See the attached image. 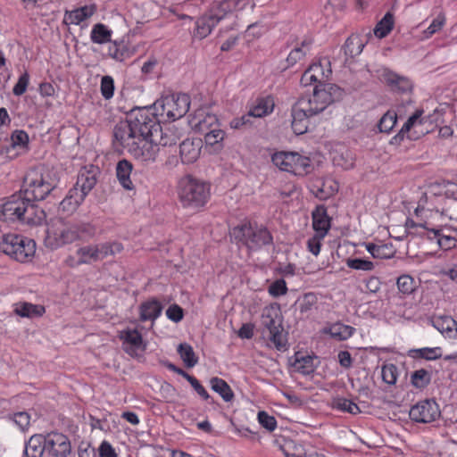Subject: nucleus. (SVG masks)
Here are the masks:
<instances>
[{"label": "nucleus", "mask_w": 457, "mask_h": 457, "mask_svg": "<svg viewBox=\"0 0 457 457\" xmlns=\"http://www.w3.org/2000/svg\"><path fill=\"white\" fill-rule=\"evenodd\" d=\"M444 197L457 200L456 183L445 181L429 185L415 210L419 221L410 220L408 224L412 228L420 227L432 231L438 245L442 249L448 250L455 246L456 239L452 236L444 235L438 228L445 220V212H440L438 206Z\"/></svg>", "instance_id": "obj_1"}, {"label": "nucleus", "mask_w": 457, "mask_h": 457, "mask_svg": "<svg viewBox=\"0 0 457 457\" xmlns=\"http://www.w3.org/2000/svg\"><path fill=\"white\" fill-rule=\"evenodd\" d=\"M55 187V181L50 172L44 168L30 169L23 182V189L20 192L29 201H41Z\"/></svg>", "instance_id": "obj_2"}, {"label": "nucleus", "mask_w": 457, "mask_h": 457, "mask_svg": "<svg viewBox=\"0 0 457 457\" xmlns=\"http://www.w3.org/2000/svg\"><path fill=\"white\" fill-rule=\"evenodd\" d=\"M272 164L279 170L296 177H304L313 170L309 156L295 151H278L271 154Z\"/></svg>", "instance_id": "obj_3"}, {"label": "nucleus", "mask_w": 457, "mask_h": 457, "mask_svg": "<svg viewBox=\"0 0 457 457\" xmlns=\"http://www.w3.org/2000/svg\"><path fill=\"white\" fill-rule=\"evenodd\" d=\"M283 317L278 304L265 306L261 314V324L269 333V339L278 351L287 350V338L282 325Z\"/></svg>", "instance_id": "obj_4"}, {"label": "nucleus", "mask_w": 457, "mask_h": 457, "mask_svg": "<svg viewBox=\"0 0 457 457\" xmlns=\"http://www.w3.org/2000/svg\"><path fill=\"white\" fill-rule=\"evenodd\" d=\"M423 110H417L403 124L400 132L395 135L391 143H399L405 137L415 140L420 137L428 134L435 123L438 120L439 113L436 110L432 115L422 116Z\"/></svg>", "instance_id": "obj_5"}, {"label": "nucleus", "mask_w": 457, "mask_h": 457, "mask_svg": "<svg viewBox=\"0 0 457 457\" xmlns=\"http://www.w3.org/2000/svg\"><path fill=\"white\" fill-rule=\"evenodd\" d=\"M0 250L17 262H27L36 253V243L21 235L7 234L0 238Z\"/></svg>", "instance_id": "obj_6"}, {"label": "nucleus", "mask_w": 457, "mask_h": 457, "mask_svg": "<svg viewBox=\"0 0 457 457\" xmlns=\"http://www.w3.org/2000/svg\"><path fill=\"white\" fill-rule=\"evenodd\" d=\"M189 106V96L187 94L165 95L153 104L157 116L171 121L183 117L188 112Z\"/></svg>", "instance_id": "obj_7"}, {"label": "nucleus", "mask_w": 457, "mask_h": 457, "mask_svg": "<svg viewBox=\"0 0 457 457\" xmlns=\"http://www.w3.org/2000/svg\"><path fill=\"white\" fill-rule=\"evenodd\" d=\"M127 120L137 139L149 138L153 136L154 130L159 129V120L153 105L131 110Z\"/></svg>", "instance_id": "obj_8"}, {"label": "nucleus", "mask_w": 457, "mask_h": 457, "mask_svg": "<svg viewBox=\"0 0 457 457\" xmlns=\"http://www.w3.org/2000/svg\"><path fill=\"white\" fill-rule=\"evenodd\" d=\"M77 240V234L71 223L62 219L51 220L46 228L45 245L50 249H57Z\"/></svg>", "instance_id": "obj_9"}, {"label": "nucleus", "mask_w": 457, "mask_h": 457, "mask_svg": "<svg viewBox=\"0 0 457 457\" xmlns=\"http://www.w3.org/2000/svg\"><path fill=\"white\" fill-rule=\"evenodd\" d=\"M231 236L253 250L271 242V236L265 228L253 226L251 223L235 227L231 231Z\"/></svg>", "instance_id": "obj_10"}, {"label": "nucleus", "mask_w": 457, "mask_h": 457, "mask_svg": "<svg viewBox=\"0 0 457 457\" xmlns=\"http://www.w3.org/2000/svg\"><path fill=\"white\" fill-rule=\"evenodd\" d=\"M329 89H333V87H329L328 89L316 87L311 96H303L296 103L312 116L316 115L324 111L334 101Z\"/></svg>", "instance_id": "obj_11"}, {"label": "nucleus", "mask_w": 457, "mask_h": 457, "mask_svg": "<svg viewBox=\"0 0 457 457\" xmlns=\"http://www.w3.org/2000/svg\"><path fill=\"white\" fill-rule=\"evenodd\" d=\"M179 196L184 207H197L200 199V184L192 175H186L179 182Z\"/></svg>", "instance_id": "obj_12"}, {"label": "nucleus", "mask_w": 457, "mask_h": 457, "mask_svg": "<svg viewBox=\"0 0 457 457\" xmlns=\"http://www.w3.org/2000/svg\"><path fill=\"white\" fill-rule=\"evenodd\" d=\"M410 418L418 423H430L440 416L438 404L433 400L417 403L410 410Z\"/></svg>", "instance_id": "obj_13"}, {"label": "nucleus", "mask_w": 457, "mask_h": 457, "mask_svg": "<svg viewBox=\"0 0 457 457\" xmlns=\"http://www.w3.org/2000/svg\"><path fill=\"white\" fill-rule=\"evenodd\" d=\"M27 200L21 193L11 195L4 203L0 204V220L6 221L20 220L24 214Z\"/></svg>", "instance_id": "obj_14"}, {"label": "nucleus", "mask_w": 457, "mask_h": 457, "mask_svg": "<svg viewBox=\"0 0 457 457\" xmlns=\"http://www.w3.org/2000/svg\"><path fill=\"white\" fill-rule=\"evenodd\" d=\"M137 161L148 164L154 162L159 152V147L152 142V137L139 138L128 151Z\"/></svg>", "instance_id": "obj_15"}, {"label": "nucleus", "mask_w": 457, "mask_h": 457, "mask_svg": "<svg viewBox=\"0 0 457 457\" xmlns=\"http://www.w3.org/2000/svg\"><path fill=\"white\" fill-rule=\"evenodd\" d=\"M46 452L55 457H66L70 454L71 446L69 438L57 432L47 434L44 437Z\"/></svg>", "instance_id": "obj_16"}, {"label": "nucleus", "mask_w": 457, "mask_h": 457, "mask_svg": "<svg viewBox=\"0 0 457 457\" xmlns=\"http://www.w3.org/2000/svg\"><path fill=\"white\" fill-rule=\"evenodd\" d=\"M119 338L122 341L123 350L132 357L137 356L138 352H144L146 349V343L144 342L142 335L137 329H123L119 332Z\"/></svg>", "instance_id": "obj_17"}, {"label": "nucleus", "mask_w": 457, "mask_h": 457, "mask_svg": "<svg viewBox=\"0 0 457 457\" xmlns=\"http://www.w3.org/2000/svg\"><path fill=\"white\" fill-rule=\"evenodd\" d=\"M97 12L96 4H88L71 11H65L63 22L70 26H87V21Z\"/></svg>", "instance_id": "obj_18"}, {"label": "nucleus", "mask_w": 457, "mask_h": 457, "mask_svg": "<svg viewBox=\"0 0 457 457\" xmlns=\"http://www.w3.org/2000/svg\"><path fill=\"white\" fill-rule=\"evenodd\" d=\"M237 0H222L212 4L210 11L204 16V25L208 29L216 26L226 15L236 9Z\"/></svg>", "instance_id": "obj_19"}, {"label": "nucleus", "mask_w": 457, "mask_h": 457, "mask_svg": "<svg viewBox=\"0 0 457 457\" xmlns=\"http://www.w3.org/2000/svg\"><path fill=\"white\" fill-rule=\"evenodd\" d=\"M96 175L97 169L95 166L82 168L79 172L77 182L73 187L87 196L96 184Z\"/></svg>", "instance_id": "obj_20"}, {"label": "nucleus", "mask_w": 457, "mask_h": 457, "mask_svg": "<svg viewBox=\"0 0 457 457\" xmlns=\"http://www.w3.org/2000/svg\"><path fill=\"white\" fill-rule=\"evenodd\" d=\"M338 188V183L332 178L317 179L311 185L312 193L321 200L334 195Z\"/></svg>", "instance_id": "obj_21"}, {"label": "nucleus", "mask_w": 457, "mask_h": 457, "mask_svg": "<svg viewBox=\"0 0 457 457\" xmlns=\"http://www.w3.org/2000/svg\"><path fill=\"white\" fill-rule=\"evenodd\" d=\"M76 255L78 257L77 260H74L73 257L67 259V262L71 266L91 264L100 261L97 244L87 245L78 248L76 251Z\"/></svg>", "instance_id": "obj_22"}, {"label": "nucleus", "mask_w": 457, "mask_h": 457, "mask_svg": "<svg viewBox=\"0 0 457 457\" xmlns=\"http://www.w3.org/2000/svg\"><path fill=\"white\" fill-rule=\"evenodd\" d=\"M113 136L115 140L128 151L129 150V147H132V145H134L137 141V137L128 120L118 123L114 127Z\"/></svg>", "instance_id": "obj_23"}, {"label": "nucleus", "mask_w": 457, "mask_h": 457, "mask_svg": "<svg viewBox=\"0 0 457 457\" xmlns=\"http://www.w3.org/2000/svg\"><path fill=\"white\" fill-rule=\"evenodd\" d=\"M380 79L393 90L407 92L412 87V83L408 78L396 74L389 69L385 68L381 71Z\"/></svg>", "instance_id": "obj_24"}, {"label": "nucleus", "mask_w": 457, "mask_h": 457, "mask_svg": "<svg viewBox=\"0 0 457 457\" xmlns=\"http://www.w3.org/2000/svg\"><path fill=\"white\" fill-rule=\"evenodd\" d=\"M180 157L185 164L195 163L200 157V138H186L180 144Z\"/></svg>", "instance_id": "obj_25"}, {"label": "nucleus", "mask_w": 457, "mask_h": 457, "mask_svg": "<svg viewBox=\"0 0 457 457\" xmlns=\"http://www.w3.org/2000/svg\"><path fill=\"white\" fill-rule=\"evenodd\" d=\"M312 228L315 234L326 237L330 228V218L323 205L317 206L312 212Z\"/></svg>", "instance_id": "obj_26"}, {"label": "nucleus", "mask_w": 457, "mask_h": 457, "mask_svg": "<svg viewBox=\"0 0 457 457\" xmlns=\"http://www.w3.org/2000/svg\"><path fill=\"white\" fill-rule=\"evenodd\" d=\"M312 115L295 103L292 109V129L296 135H302L307 131L309 118Z\"/></svg>", "instance_id": "obj_27"}, {"label": "nucleus", "mask_w": 457, "mask_h": 457, "mask_svg": "<svg viewBox=\"0 0 457 457\" xmlns=\"http://www.w3.org/2000/svg\"><path fill=\"white\" fill-rule=\"evenodd\" d=\"M33 202L27 200L24 214H22L21 221L30 226H37L46 220V213L43 209L38 208Z\"/></svg>", "instance_id": "obj_28"}, {"label": "nucleus", "mask_w": 457, "mask_h": 457, "mask_svg": "<svg viewBox=\"0 0 457 457\" xmlns=\"http://www.w3.org/2000/svg\"><path fill=\"white\" fill-rule=\"evenodd\" d=\"M291 366L298 373L310 375L315 370L314 358L309 354L297 352L292 358Z\"/></svg>", "instance_id": "obj_29"}, {"label": "nucleus", "mask_w": 457, "mask_h": 457, "mask_svg": "<svg viewBox=\"0 0 457 457\" xmlns=\"http://www.w3.org/2000/svg\"><path fill=\"white\" fill-rule=\"evenodd\" d=\"M162 305L155 299L152 298L142 303L139 306V318L142 321H154L162 313Z\"/></svg>", "instance_id": "obj_30"}, {"label": "nucleus", "mask_w": 457, "mask_h": 457, "mask_svg": "<svg viewBox=\"0 0 457 457\" xmlns=\"http://www.w3.org/2000/svg\"><path fill=\"white\" fill-rule=\"evenodd\" d=\"M132 170V163L126 159L120 160L116 165V176L118 181L126 190H133L135 187L130 178Z\"/></svg>", "instance_id": "obj_31"}, {"label": "nucleus", "mask_w": 457, "mask_h": 457, "mask_svg": "<svg viewBox=\"0 0 457 457\" xmlns=\"http://www.w3.org/2000/svg\"><path fill=\"white\" fill-rule=\"evenodd\" d=\"M345 10L346 0H328L323 13L328 21L334 22L345 16Z\"/></svg>", "instance_id": "obj_32"}, {"label": "nucleus", "mask_w": 457, "mask_h": 457, "mask_svg": "<svg viewBox=\"0 0 457 457\" xmlns=\"http://www.w3.org/2000/svg\"><path fill=\"white\" fill-rule=\"evenodd\" d=\"M433 326L445 337L456 339V320L451 316H438L433 320Z\"/></svg>", "instance_id": "obj_33"}, {"label": "nucleus", "mask_w": 457, "mask_h": 457, "mask_svg": "<svg viewBox=\"0 0 457 457\" xmlns=\"http://www.w3.org/2000/svg\"><path fill=\"white\" fill-rule=\"evenodd\" d=\"M85 198L86 196L83 194L72 187L60 203V210L66 213H72L83 203Z\"/></svg>", "instance_id": "obj_34"}, {"label": "nucleus", "mask_w": 457, "mask_h": 457, "mask_svg": "<svg viewBox=\"0 0 457 457\" xmlns=\"http://www.w3.org/2000/svg\"><path fill=\"white\" fill-rule=\"evenodd\" d=\"M108 54L112 59L118 62H122L130 57L132 52L129 49V41L123 37L120 40L110 42Z\"/></svg>", "instance_id": "obj_35"}, {"label": "nucleus", "mask_w": 457, "mask_h": 457, "mask_svg": "<svg viewBox=\"0 0 457 457\" xmlns=\"http://www.w3.org/2000/svg\"><path fill=\"white\" fill-rule=\"evenodd\" d=\"M225 132L220 129H212L204 136L205 148L212 154L219 153L223 148Z\"/></svg>", "instance_id": "obj_36"}, {"label": "nucleus", "mask_w": 457, "mask_h": 457, "mask_svg": "<svg viewBox=\"0 0 457 457\" xmlns=\"http://www.w3.org/2000/svg\"><path fill=\"white\" fill-rule=\"evenodd\" d=\"M332 162L335 166L349 170L354 165V156L349 149L339 146L332 152Z\"/></svg>", "instance_id": "obj_37"}, {"label": "nucleus", "mask_w": 457, "mask_h": 457, "mask_svg": "<svg viewBox=\"0 0 457 457\" xmlns=\"http://www.w3.org/2000/svg\"><path fill=\"white\" fill-rule=\"evenodd\" d=\"M354 328L341 322H336L327 326L323 332L330 336L335 340L343 341L350 338L353 334Z\"/></svg>", "instance_id": "obj_38"}, {"label": "nucleus", "mask_w": 457, "mask_h": 457, "mask_svg": "<svg viewBox=\"0 0 457 457\" xmlns=\"http://www.w3.org/2000/svg\"><path fill=\"white\" fill-rule=\"evenodd\" d=\"M313 78L319 81V83L326 82L329 79L331 75L330 62L327 57L321 58L319 62L312 64L308 69Z\"/></svg>", "instance_id": "obj_39"}, {"label": "nucleus", "mask_w": 457, "mask_h": 457, "mask_svg": "<svg viewBox=\"0 0 457 457\" xmlns=\"http://www.w3.org/2000/svg\"><path fill=\"white\" fill-rule=\"evenodd\" d=\"M14 312L21 317H40L45 313V307L41 304L21 302L15 304Z\"/></svg>", "instance_id": "obj_40"}, {"label": "nucleus", "mask_w": 457, "mask_h": 457, "mask_svg": "<svg viewBox=\"0 0 457 457\" xmlns=\"http://www.w3.org/2000/svg\"><path fill=\"white\" fill-rule=\"evenodd\" d=\"M275 103L271 96L259 99L255 105L249 111V115L254 118H262L269 115L274 110Z\"/></svg>", "instance_id": "obj_41"}, {"label": "nucleus", "mask_w": 457, "mask_h": 457, "mask_svg": "<svg viewBox=\"0 0 457 457\" xmlns=\"http://www.w3.org/2000/svg\"><path fill=\"white\" fill-rule=\"evenodd\" d=\"M46 452L44 437L39 435L32 436L25 445V457H42Z\"/></svg>", "instance_id": "obj_42"}, {"label": "nucleus", "mask_w": 457, "mask_h": 457, "mask_svg": "<svg viewBox=\"0 0 457 457\" xmlns=\"http://www.w3.org/2000/svg\"><path fill=\"white\" fill-rule=\"evenodd\" d=\"M313 43V39L312 37L307 36L302 42L301 46H295L288 54L287 58V62L288 65L292 66L295 64L298 61L303 59L305 54L310 51L311 46Z\"/></svg>", "instance_id": "obj_43"}, {"label": "nucleus", "mask_w": 457, "mask_h": 457, "mask_svg": "<svg viewBox=\"0 0 457 457\" xmlns=\"http://www.w3.org/2000/svg\"><path fill=\"white\" fill-rule=\"evenodd\" d=\"M151 137L152 142H154L157 147H159V145L171 146L177 144V137L175 134L170 130L163 131L160 124L159 129L154 130V134Z\"/></svg>", "instance_id": "obj_44"}, {"label": "nucleus", "mask_w": 457, "mask_h": 457, "mask_svg": "<svg viewBox=\"0 0 457 457\" xmlns=\"http://www.w3.org/2000/svg\"><path fill=\"white\" fill-rule=\"evenodd\" d=\"M366 43L367 40L361 38L359 33H353L345 42V52L352 57L359 55Z\"/></svg>", "instance_id": "obj_45"}, {"label": "nucleus", "mask_w": 457, "mask_h": 457, "mask_svg": "<svg viewBox=\"0 0 457 457\" xmlns=\"http://www.w3.org/2000/svg\"><path fill=\"white\" fill-rule=\"evenodd\" d=\"M210 386L214 392L219 394L225 402H230L234 398V393L230 386L225 380L220 378H211Z\"/></svg>", "instance_id": "obj_46"}, {"label": "nucleus", "mask_w": 457, "mask_h": 457, "mask_svg": "<svg viewBox=\"0 0 457 457\" xmlns=\"http://www.w3.org/2000/svg\"><path fill=\"white\" fill-rule=\"evenodd\" d=\"M100 261L114 256L121 253L124 249L123 245L118 241L104 242L97 244Z\"/></svg>", "instance_id": "obj_47"}, {"label": "nucleus", "mask_w": 457, "mask_h": 457, "mask_svg": "<svg viewBox=\"0 0 457 457\" xmlns=\"http://www.w3.org/2000/svg\"><path fill=\"white\" fill-rule=\"evenodd\" d=\"M17 154V150L10 144L9 139L0 135V165L15 158Z\"/></svg>", "instance_id": "obj_48"}, {"label": "nucleus", "mask_w": 457, "mask_h": 457, "mask_svg": "<svg viewBox=\"0 0 457 457\" xmlns=\"http://www.w3.org/2000/svg\"><path fill=\"white\" fill-rule=\"evenodd\" d=\"M178 353L187 367L192 368L197 363V356L188 344H180L178 346Z\"/></svg>", "instance_id": "obj_49"}, {"label": "nucleus", "mask_w": 457, "mask_h": 457, "mask_svg": "<svg viewBox=\"0 0 457 457\" xmlns=\"http://www.w3.org/2000/svg\"><path fill=\"white\" fill-rule=\"evenodd\" d=\"M397 121V114L395 111L386 112L379 120L378 128L379 132L389 133Z\"/></svg>", "instance_id": "obj_50"}, {"label": "nucleus", "mask_w": 457, "mask_h": 457, "mask_svg": "<svg viewBox=\"0 0 457 457\" xmlns=\"http://www.w3.org/2000/svg\"><path fill=\"white\" fill-rule=\"evenodd\" d=\"M318 298L313 293H307L299 298L296 302L297 308L302 314L311 312L317 304Z\"/></svg>", "instance_id": "obj_51"}, {"label": "nucleus", "mask_w": 457, "mask_h": 457, "mask_svg": "<svg viewBox=\"0 0 457 457\" xmlns=\"http://www.w3.org/2000/svg\"><path fill=\"white\" fill-rule=\"evenodd\" d=\"M8 419L12 420L18 428L25 432L30 426L31 416L28 411H18L8 416Z\"/></svg>", "instance_id": "obj_52"}, {"label": "nucleus", "mask_w": 457, "mask_h": 457, "mask_svg": "<svg viewBox=\"0 0 457 457\" xmlns=\"http://www.w3.org/2000/svg\"><path fill=\"white\" fill-rule=\"evenodd\" d=\"M412 353H415L416 357L423 358L428 361L437 360L442 357V348L441 347H423L419 349L411 350Z\"/></svg>", "instance_id": "obj_53"}, {"label": "nucleus", "mask_w": 457, "mask_h": 457, "mask_svg": "<svg viewBox=\"0 0 457 457\" xmlns=\"http://www.w3.org/2000/svg\"><path fill=\"white\" fill-rule=\"evenodd\" d=\"M398 290L404 295H411L414 292L417 285L414 278L407 274H403L396 281Z\"/></svg>", "instance_id": "obj_54"}, {"label": "nucleus", "mask_w": 457, "mask_h": 457, "mask_svg": "<svg viewBox=\"0 0 457 457\" xmlns=\"http://www.w3.org/2000/svg\"><path fill=\"white\" fill-rule=\"evenodd\" d=\"M430 374L424 369L414 371L411 375V383L417 388H423L430 382Z\"/></svg>", "instance_id": "obj_55"}, {"label": "nucleus", "mask_w": 457, "mask_h": 457, "mask_svg": "<svg viewBox=\"0 0 457 457\" xmlns=\"http://www.w3.org/2000/svg\"><path fill=\"white\" fill-rule=\"evenodd\" d=\"M382 379L388 385H395L398 378V370L395 365L389 363L385 364L381 370Z\"/></svg>", "instance_id": "obj_56"}, {"label": "nucleus", "mask_w": 457, "mask_h": 457, "mask_svg": "<svg viewBox=\"0 0 457 457\" xmlns=\"http://www.w3.org/2000/svg\"><path fill=\"white\" fill-rule=\"evenodd\" d=\"M268 293L274 298L285 295L287 293L286 281L283 278L273 281L268 287Z\"/></svg>", "instance_id": "obj_57"}, {"label": "nucleus", "mask_w": 457, "mask_h": 457, "mask_svg": "<svg viewBox=\"0 0 457 457\" xmlns=\"http://www.w3.org/2000/svg\"><path fill=\"white\" fill-rule=\"evenodd\" d=\"M77 234V240L84 237H92L96 234V228L88 222L72 224Z\"/></svg>", "instance_id": "obj_58"}, {"label": "nucleus", "mask_w": 457, "mask_h": 457, "mask_svg": "<svg viewBox=\"0 0 457 457\" xmlns=\"http://www.w3.org/2000/svg\"><path fill=\"white\" fill-rule=\"evenodd\" d=\"M101 94L106 100L111 99L114 94V80L111 76H104L101 79Z\"/></svg>", "instance_id": "obj_59"}, {"label": "nucleus", "mask_w": 457, "mask_h": 457, "mask_svg": "<svg viewBox=\"0 0 457 457\" xmlns=\"http://www.w3.org/2000/svg\"><path fill=\"white\" fill-rule=\"evenodd\" d=\"M346 264L351 269L364 271H370L375 267L372 262L360 258L348 259Z\"/></svg>", "instance_id": "obj_60"}, {"label": "nucleus", "mask_w": 457, "mask_h": 457, "mask_svg": "<svg viewBox=\"0 0 457 457\" xmlns=\"http://www.w3.org/2000/svg\"><path fill=\"white\" fill-rule=\"evenodd\" d=\"M259 423L269 431H273L277 428L276 419L269 415L266 411H259L257 416Z\"/></svg>", "instance_id": "obj_61"}, {"label": "nucleus", "mask_w": 457, "mask_h": 457, "mask_svg": "<svg viewBox=\"0 0 457 457\" xmlns=\"http://www.w3.org/2000/svg\"><path fill=\"white\" fill-rule=\"evenodd\" d=\"M29 84V75L27 71H25L19 77L17 83L14 85L12 88L13 95L16 96H22L26 92Z\"/></svg>", "instance_id": "obj_62"}, {"label": "nucleus", "mask_w": 457, "mask_h": 457, "mask_svg": "<svg viewBox=\"0 0 457 457\" xmlns=\"http://www.w3.org/2000/svg\"><path fill=\"white\" fill-rule=\"evenodd\" d=\"M336 407L341 411H347L351 414H357L360 412V408L356 403L348 399H338L336 402Z\"/></svg>", "instance_id": "obj_63"}, {"label": "nucleus", "mask_w": 457, "mask_h": 457, "mask_svg": "<svg viewBox=\"0 0 457 457\" xmlns=\"http://www.w3.org/2000/svg\"><path fill=\"white\" fill-rule=\"evenodd\" d=\"M9 142L16 150L17 146H25L27 145V143L29 142V136L23 130H16L12 133Z\"/></svg>", "instance_id": "obj_64"}]
</instances>
